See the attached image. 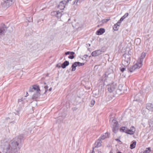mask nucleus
<instances>
[{"instance_id": "nucleus-39", "label": "nucleus", "mask_w": 153, "mask_h": 153, "mask_svg": "<svg viewBox=\"0 0 153 153\" xmlns=\"http://www.w3.org/2000/svg\"><path fill=\"white\" fill-rule=\"evenodd\" d=\"M120 70L122 72H123L124 71V68H123L120 69Z\"/></svg>"}, {"instance_id": "nucleus-32", "label": "nucleus", "mask_w": 153, "mask_h": 153, "mask_svg": "<svg viewBox=\"0 0 153 153\" xmlns=\"http://www.w3.org/2000/svg\"><path fill=\"white\" fill-rule=\"evenodd\" d=\"M74 55H70V56H68V58H69V59H73L74 58Z\"/></svg>"}, {"instance_id": "nucleus-30", "label": "nucleus", "mask_w": 153, "mask_h": 153, "mask_svg": "<svg viewBox=\"0 0 153 153\" xmlns=\"http://www.w3.org/2000/svg\"><path fill=\"white\" fill-rule=\"evenodd\" d=\"M124 19V16H123V17L120 19V20L118 22H120V24L121 22Z\"/></svg>"}, {"instance_id": "nucleus-53", "label": "nucleus", "mask_w": 153, "mask_h": 153, "mask_svg": "<svg viewBox=\"0 0 153 153\" xmlns=\"http://www.w3.org/2000/svg\"><path fill=\"white\" fill-rule=\"evenodd\" d=\"M27 94H28V93H27V94H26V95H27V96H28V95H27Z\"/></svg>"}, {"instance_id": "nucleus-45", "label": "nucleus", "mask_w": 153, "mask_h": 153, "mask_svg": "<svg viewBox=\"0 0 153 153\" xmlns=\"http://www.w3.org/2000/svg\"><path fill=\"white\" fill-rule=\"evenodd\" d=\"M71 0H66V2H67V3H68L69 1H71Z\"/></svg>"}, {"instance_id": "nucleus-12", "label": "nucleus", "mask_w": 153, "mask_h": 153, "mask_svg": "<svg viewBox=\"0 0 153 153\" xmlns=\"http://www.w3.org/2000/svg\"><path fill=\"white\" fill-rule=\"evenodd\" d=\"M130 56L128 55H126V60L125 62H126V63H125V64L127 65L126 67H127L128 66L130 63Z\"/></svg>"}, {"instance_id": "nucleus-42", "label": "nucleus", "mask_w": 153, "mask_h": 153, "mask_svg": "<svg viewBox=\"0 0 153 153\" xmlns=\"http://www.w3.org/2000/svg\"><path fill=\"white\" fill-rule=\"evenodd\" d=\"M128 13L125 14V18L127 17L128 16Z\"/></svg>"}, {"instance_id": "nucleus-8", "label": "nucleus", "mask_w": 153, "mask_h": 153, "mask_svg": "<svg viewBox=\"0 0 153 153\" xmlns=\"http://www.w3.org/2000/svg\"><path fill=\"white\" fill-rule=\"evenodd\" d=\"M67 3L65 0L61 1L58 5V7L60 10H63L65 7V5Z\"/></svg>"}, {"instance_id": "nucleus-56", "label": "nucleus", "mask_w": 153, "mask_h": 153, "mask_svg": "<svg viewBox=\"0 0 153 153\" xmlns=\"http://www.w3.org/2000/svg\"><path fill=\"white\" fill-rule=\"evenodd\" d=\"M85 56H88V55H85Z\"/></svg>"}, {"instance_id": "nucleus-52", "label": "nucleus", "mask_w": 153, "mask_h": 153, "mask_svg": "<svg viewBox=\"0 0 153 153\" xmlns=\"http://www.w3.org/2000/svg\"><path fill=\"white\" fill-rule=\"evenodd\" d=\"M27 94H28V93H27V94H26V95H27V96H28V95H27Z\"/></svg>"}, {"instance_id": "nucleus-14", "label": "nucleus", "mask_w": 153, "mask_h": 153, "mask_svg": "<svg viewBox=\"0 0 153 153\" xmlns=\"http://www.w3.org/2000/svg\"><path fill=\"white\" fill-rule=\"evenodd\" d=\"M146 108L150 111H153V105L150 103L147 104Z\"/></svg>"}, {"instance_id": "nucleus-60", "label": "nucleus", "mask_w": 153, "mask_h": 153, "mask_svg": "<svg viewBox=\"0 0 153 153\" xmlns=\"http://www.w3.org/2000/svg\"><path fill=\"white\" fill-rule=\"evenodd\" d=\"M126 1H127L128 0H126Z\"/></svg>"}, {"instance_id": "nucleus-43", "label": "nucleus", "mask_w": 153, "mask_h": 153, "mask_svg": "<svg viewBox=\"0 0 153 153\" xmlns=\"http://www.w3.org/2000/svg\"><path fill=\"white\" fill-rule=\"evenodd\" d=\"M56 67H58L59 68H60L61 67V66L60 65H59L58 64L56 65Z\"/></svg>"}, {"instance_id": "nucleus-20", "label": "nucleus", "mask_w": 153, "mask_h": 153, "mask_svg": "<svg viewBox=\"0 0 153 153\" xmlns=\"http://www.w3.org/2000/svg\"><path fill=\"white\" fill-rule=\"evenodd\" d=\"M22 108L21 107H19L18 110L16 111V112H14L15 115H17L18 116L19 115L20 112L22 110Z\"/></svg>"}, {"instance_id": "nucleus-57", "label": "nucleus", "mask_w": 153, "mask_h": 153, "mask_svg": "<svg viewBox=\"0 0 153 153\" xmlns=\"http://www.w3.org/2000/svg\"><path fill=\"white\" fill-rule=\"evenodd\" d=\"M89 46H90V44H89Z\"/></svg>"}, {"instance_id": "nucleus-22", "label": "nucleus", "mask_w": 153, "mask_h": 153, "mask_svg": "<svg viewBox=\"0 0 153 153\" xmlns=\"http://www.w3.org/2000/svg\"><path fill=\"white\" fill-rule=\"evenodd\" d=\"M77 66L75 62H74L72 65V71H74L76 69V67Z\"/></svg>"}, {"instance_id": "nucleus-46", "label": "nucleus", "mask_w": 153, "mask_h": 153, "mask_svg": "<svg viewBox=\"0 0 153 153\" xmlns=\"http://www.w3.org/2000/svg\"><path fill=\"white\" fill-rule=\"evenodd\" d=\"M52 90V88H50V89H49V90L50 91H51Z\"/></svg>"}, {"instance_id": "nucleus-18", "label": "nucleus", "mask_w": 153, "mask_h": 153, "mask_svg": "<svg viewBox=\"0 0 153 153\" xmlns=\"http://www.w3.org/2000/svg\"><path fill=\"white\" fill-rule=\"evenodd\" d=\"M120 25V22H118L117 23L114 25L113 27V29L115 30H117L119 28Z\"/></svg>"}, {"instance_id": "nucleus-19", "label": "nucleus", "mask_w": 153, "mask_h": 153, "mask_svg": "<svg viewBox=\"0 0 153 153\" xmlns=\"http://www.w3.org/2000/svg\"><path fill=\"white\" fill-rule=\"evenodd\" d=\"M146 55V53H142L141 55L140 58H139L138 60H140L142 61V62H143V59L145 58Z\"/></svg>"}, {"instance_id": "nucleus-49", "label": "nucleus", "mask_w": 153, "mask_h": 153, "mask_svg": "<svg viewBox=\"0 0 153 153\" xmlns=\"http://www.w3.org/2000/svg\"><path fill=\"white\" fill-rule=\"evenodd\" d=\"M116 140L117 141H120V140H119V139H116Z\"/></svg>"}, {"instance_id": "nucleus-44", "label": "nucleus", "mask_w": 153, "mask_h": 153, "mask_svg": "<svg viewBox=\"0 0 153 153\" xmlns=\"http://www.w3.org/2000/svg\"><path fill=\"white\" fill-rule=\"evenodd\" d=\"M22 101V99H19V102H21Z\"/></svg>"}, {"instance_id": "nucleus-4", "label": "nucleus", "mask_w": 153, "mask_h": 153, "mask_svg": "<svg viewBox=\"0 0 153 153\" xmlns=\"http://www.w3.org/2000/svg\"><path fill=\"white\" fill-rule=\"evenodd\" d=\"M136 131L135 128L134 126H131L130 129H128L125 127V133L130 135L133 134Z\"/></svg>"}, {"instance_id": "nucleus-37", "label": "nucleus", "mask_w": 153, "mask_h": 153, "mask_svg": "<svg viewBox=\"0 0 153 153\" xmlns=\"http://www.w3.org/2000/svg\"><path fill=\"white\" fill-rule=\"evenodd\" d=\"M48 86H47L45 87V92H46L48 90L47 89L48 88Z\"/></svg>"}, {"instance_id": "nucleus-5", "label": "nucleus", "mask_w": 153, "mask_h": 153, "mask_svg": "<svg viewBox=\"0 0 153 153\" xmlns=\"http://www.w3.org/2000/svg\"><path fill=\"white\" fill-rule=\"evenodd\" d=\"M13 0H4L2 3V6L4 7H8L11 6Z\"/></svg>"}, {"instance_id": "nucleus-31", "label": "nucleus", "mask_w": 153, "mask_h": 153, "mask_svg": "<svg viewBox=\"0 0 153 153\" xmlns=\"http://www.w3.org/2000/svg\"><path fill=\"white\" fill-rule=\"evenodd\" d=\"M120 131L122 132H124V127H123L120 128Z\"/></svg>"}, {"instance_id": "nucleus-11", "label": "nucleus", "mask_w": 153, "mask_h": 153, "mask_svg": "<svg viewBox=\"0 0 153 153\" xmlns=\"http://www.w3.org/2000/svg\"><path fill=\"white\" fill-rule=\"evenodd\" d=\"M102 142L101 140L99 139L98 140L96 141L94 144V147L95 148H98L101 146Z\"/></svg>"}, {"instance_id": "nucleus-28", "label": "nucleus", "mask_w": 153, "mask_h": 153, "mask_svg": "<svg viewBox=\"0 0 153 153\" xmlns=\"http://www.w3.org/2000/svg\"><path fill=\"white\" fill-rule=\"evenodd\" d=\"M73 7L72 8L73 10H75L76 9V8L78 6L77 4H73Z\"/></svg>"}, {"instance_id": "nucleus-55", "label": "nucleus", "mask_w": 153, "mask_h": 153, "mask_svg": "<svg viewBox=\"0 0 153 153\" xmlns=\"http://www.w3.org/2000/svg\"><path fill=\"white\" fill-rule=\"evenodd\" d=\"M85 56H88V55H85Z\"/></svg>"}, {"instance_id": "nucleus-41", "label": "nucleus", "mask_w": 153, "mask_h": 153, "mask_svg": "<svg viewBox=\"0 0 153 153\" xmlns=\"http://www.w3.org/2000/svg\"><path fill=\"white\" fill-rule=\"evenodd\" d=\"M110 20V18H108V19H105L106 21L107 22L108 21H109Z\"/></svg>"}, {"instance_id": "nucleus-3", "label": "nucleus", "mask_w": 153, "mask_h": 153, "mask_svg": "<svg viewBox=\"0 0 153 153\" xmlns=\"http://www.w3.org/2000/svg\"><path fill=\"white\" fill-rule=\"evenodd\" d=\"M110 121L111 125L112 126V127L113 131L114 133H116L118 129L117 122L114 119H110Z\"/></svg>"}, {"instance_id": "nucleus-1", "label": "nucleus", "mask_w": 153, "mask_h": 153, "mask_svg": "<svg viewBox=\"0 0 153 153\" xmlns=\"http://www.w3.org/2000/svg\"><path fill=\"white\" fill-rule=\"evenodd\" d=\"M21 140L17 137L14 140H12L8 144L6 145L3 148V152L5 153H15L18 151V146L19 142Z\"/></svg>"}, {"instance_id": "nucleus-23", "label": "nucleus", "mask_w": 153, "mask_h": 153, "mask_svg": "<svg viewBox=\"0 0 153 153\" xmlns=\"http://www.w3.org/2000/svg\"><path fill=\"white\" fill-rule=\"evenodd\" d=\"M141 42V40L140 39L138 38L136 39L135 40V43L137 45H139Z\"/></svg>"}, {"instance_id": "nucleus-29", "label": "nucleus", "mask_w": 153, "mask_h": 153, "mask_svg": "<svg viewBox=\"0 0 153 153\" xmlns=\"http://www.w3.org/2000/svg\"><path fill=\"white\" fill-rule=\"evenodd\" d=\"M95 103V101L94 100H92L91 102V105L90 106L91 107L93 106Z\"/></svg>"}, {"instance_id": "nucleus-17", "label": "nucleus", "mask_w": 153, "mask_h": 153, "mask_svg": "<svg viewBox=\"0 0 153 153\" xmlns=\"http://www.w3.org/2000/svg\"><path fill=\"white\" fill-rule=\"evenodd\" d=\"M40 95V93L39 92H36V93H34L33 96L32 98L33 99H36Z\"/></svg>"}, {"instance_id": "nucleus-36", "label": "nucleus", "mask_w": 153, "mask_h": 153, "mask_svg": "<svg viewBox=\"0 0 153 153\" xmlns=\"http://www.w3.org/2000/svg\"><path fill=\"white\" fill-rule=\"evenodd\" d=\"M109 79V77L108 76H107L106 77V78L105 79V81H106V82H108V80Z\"/></svg>"}, {"instance_id": "nucleus-40", "label": "nucleus", "mask_w": 153, "mask_h": 153, "mask_svg": "<svg viewBox=\"0 0 153 153\" xmlns=\"http://www.w3.org/2000/svg\"><path fill=\"white\" fill-rule=\"evenodd\" d=\"M75 53L74 52H70V54L72 55H73Z\"/></svg>"}, {"instance_id": "nucleus-34", "label": "nucleus", "mask_w": 153, "mask_h": 153, "mask_svg": "<svg viewBox=\"0 0 153 153\" xmlns=\"http://www.w3.org/2000/svg\"><path fill=\"white\" fill-rule=\"evenodd\" d=\"M78 2H79V0H75L74 1V4H75V3L77 4Z\"/></svg>"}, {"instance_id": "nucleus-48", "label": "nucleus", "mask_w": 153, "mask_h": 153, "mask_svg": "<svg viewBox=\"0 0 153 153\" xmlns=\"http://www.w3.org/2000/svg\"><path fill=\"white\" fill-rule=\"evenodd\" d=\"M84 0H79V3L82 2Z\"/></svg>"}, {"instance_id": "nucleus-33", "label": "nucleus", "mask_w": 153, "mask_h": 153, "mask_svg": "<svg viewBox=\"0 0 153 153\" xmlns=\"http://www.w3.org/2000/svg\"><path fill=\"white\" fill-rule=\"evenodd\" d=\"M112 99V98L110 96H108L107 97V98L106 100L107 101H109L110 100H111Z\"/></svg>"}, {"instance_id": "nucleus-26", "label": "nucleus", "mask_w": 153, "mask_h": 153, "mask_svg": "<svg viewBox=\"0 0 153 153\" xmlns=\"http://www.w3.org/2000/svg\"><path fill=\"white\" fill-rule=\"evenodd\" d=\"M77 66H81L84 65V64L82 63H80L79 62H75Z\"/></svg>"}, {"instance_id": "nucleus-13", "label": "nucleus", "mask_w": 153, "mask_h": 153, "mask_svg": "<svg viewBox=\"0 0 153 153\" xmlns=\"http://www.w3.org/2000/svg\"><path fill=\"white\" fill-rule=\"evenodd\" d=\"M105 32V30L103 28H101L97 30L96 32V34L98 35H101L103 34Z\"/></svg>"}, {"instance_id": "nucleus-9", "label": "nucleus", "mask_w": 153, "mask_h": 153, "mask_svg": "<svg viewBox=\"0 0 153 153\" xmlns=\"http://www.w3.org/2000/svg\"><path fill=\"white\" fill-rule=\"evenodd\" d=\"M6 30V28L5 25L4 24L2 25L0 27V37L4 34Z\"/></svg>"}, {"instance_id": "nucleus-47", "label": "nucleus", "mask_w": 153, "mask_h": 153, "mask_svg": "<svg viewBox=\"0 0 153 153\" xmlns=\"http://www.w3.org/2000/svg\"><path fill=\"white\" fill-rule=\"evenodd\" d=\"M122 86H122V85H120L119 86V89L120 88V87H122Z\"/></svg>"}, {"instance_id": "nucleus-16", "label": "nucleus", "mask_w": 153, "mask_h": 153, "mask_svg": "<svg viewBox=\"0 0 153 153\" xmlns=\"http://www.w3.org/2000/svg\"><path fill=\"white\" fill-rule=\"evenodd\" d=\"M69 62L68 61H65L62 65L61 67L63 69L65 68L66 66L69 65Z\"/></svg>"}, {"instance_id": "nucleus-35", "label": "nucleus", "mask_w": 153, "mask_h": 153, "mask_svg": "<svg viewBox=\"0 0 153 153\" xmlns=\"http://www.w3.org/2000/svg\"><path fill=\"white\" fill-rule=\"evenodd\" d=\"M101 22L102 23H104L106 22V21L105 19H104L103 20H102L101 21Z\"/></svg>"}, {"instance_id": "nucleus-15", "label": "nucleus", "mask_w": 153, "mask_h": 153, "mask_svg": "<svg viewBox=\"0 0 153 153\" xmlns=\"http://www.w3.org/2000/svg\"><path fill=\"white\" fill-rule=\"evenodd\" d=\"M109 134L108 133H105L100 137L99 139L101 140H103L108 137Z\"/></svg>"}, {"instance_id": "nucleus-27", "label": "nucleus", "mask_w": 153, "mask_h": 153, "mask_svg": "<svg viewBox=\"0 0 153 153\" xmlns=\"http://www.w3.org/2000/svg\"><path fill=\"white\" fill-rule=\"evenodd\" d=\"M57 11H53L51 13V15L52 16H56V14L57 13Z\"/></svg>"}, {"instance_id": "nucleus-59", "label": "nucleus", "mask_w": 153, "mask_h": 153, "mask_svg": "<svg viewBox=\"0 0 153 153\" xmlns=\"http://www.w3.org/2000/svg\"><path fill=\"white\" fill-rule=\"evenodd\" d=\"M93 153V152H92V153Z\"/></svg>"}, {"instance_id": "nucleus-51", "label": "nucleus", "mask_w": 153, "mask_h": 153, "mask_svg": "<svg viewBox=\"0 0 153 153\" xmlns=\"http://www.w3.org/2000/svg\"><path fill=\"white\" fill-rule=\"evenodd\" d=\"M110 79L111 80L112 79V78H111Z\"/></svg>"}, {"instance_id": "nucleus-58", "label": "nucleus", "mask_w": 153, "mask_h": 153, "mask_svg": "<svg viewBox=\"0 0 153 153\" xmlns=\"http://www.w3.org/2000/svg\"><path fill=\"white\" fill-rule=\"evenodd\" d=\"M124 54H123V56H124Z\"/></svg>"}, {"instance_id": "nucleus-25", "label": "nucleus", "mask_w": 153, "mask_h": 153, "mask_svg": "<svg viewBox=\"0 0 153 153\" xmlns=\"http://www.w3.org/2000/svg\"><path fill=\"white\" fill-rule=\"evenodd\" d=\"M62 14L61 12H59V11H57V13L56 14V16L57 18H59L61 17L62 16Z\"/></svg>"}, {"instance_id": "nucleus-7", "label": "nucleus", "mask_w": 153, "mask_h": 153, "mask_svg": "<svg viewBox=\"0 0 153 153\" xmlns=\"http://www.w3.org/2000/svg\"><path fill=\"white\" fill-rule=\"evenodd\" d=\"M29 91V92H33L35 91L37 92H39L40 90L39 85H33L32 87H30Z\"/></svg>"}, {"instance_id": "nucleus-50", "label": "nucleus", "mask_w": 153, "mask_h": 153, "mask_svg": "<svg viewBox=\"0 0 153 153\" xmlns=\"http://www.w3.org/2000/svg\"><path fill=\"white\" fill-rule=\"evenodd\" d=\"M117 153H122L121 152H117Z\"/></svg>"}, {"instance_id": "nucleus-21", "label": "nucleus", "mask_w": 153, "mask_h": 153, "mask_svg": "<svg viewBox=\"0 0 153 153\" xmlns=\"http://www.w3.org/2000/svg\"><path fill=\"white\" fill-rule=\"evenodd\" d=\"M136 144V142L135 141H133V143L131 144L130 146V148L132 149L135 148Z\"/></svg>"}, {"instance_id": "nucleus-54", "label": "nucleus", "mask_w": 153, "mask_h": 153, "mask_svg": "<svg viewBox=\"0 0 153 153\" xmlns=\"http://www.w3.org/2000/svg\"><path fill=\"white\" fill-rule=\"evenodd\" d=\"M27 94H28V93H27V94H26V95H27V96H28V95H27Z\"/></svg>"}, {"instance_id": "nucleus-10", "label": "nucleus", "mask_w": 153, "mask_h": 153, "mask_svg": "<svg viewBox=\"0 0 153 153\" xmlns=\"http://www.w3.org/2000/svg\"><path fill=\"white\" fill-rule=\"evenodd\" d=\"M102 51L100 50H97L93 51L91 53V55L93 56H99L101 54Z\"/></svg>"}, {"instance_id": "nucleus-6", "label": "nucleus", "mask_w": 153, "mask_h": 153, "mask_svg": "<svg viewBox=\"0 0 153 153\" xmlns=\"http://www.w3.org/2000/svg\"><path fill=\"white\" fill-rule=\"evenodd\" d=\"M108 89L109 91L111 92L114 91L117 87L116 84L113 83L111 84L108 85Z\"/></svg>"}, {"instance_id": "nucleus-38", "label": "nucleus", "mask_w": 153, "mask_h": 153, "mask_svg": "<svg viewBox=\"0 0 153 153\" xmlns=\"http://www.w3.org/2000/svg\"><path fill=\"white\" fill-rule=\"evenodd\" d=\"M70 51H68L65 53V54L66 55H68L70 54Z\"/></svg>"}, {"instance_id": "nucleus-2", "label": "nucleus", "mask_w": 153, "mask_h": 153, "mask_svg": "<svg viewBox=\"0 0 153 153\" xmlns=\"http://www.w3.org/2000/svg\"><path fill=\"white\" fill-rule=\"evenodd\" d=\"M142 61L138 60L135 64L130 68L129 69L128 68V70L131 72L136 69H139L142 67Z\"/></svg>"}, {"instance_id": "nucleus-24", "label": "nucleus", "mask_w": 153, "mask_h": 153, "mask_svg": "<svg viewBox=\"0 0 153 153\" xmlns=\"http://www.w3.org/2000/svg\"><path fill=\"white\" fill-rule=\"evenodd\" d=\"M151 149L150 147L146 148V150L144 151L146 153H150L151 152Z\"/></svg>"}, {"instance_id": "nucleus-61", "label": "nucleus", "mask_w": 153, "mask_h": 153, "mask_svg": "<svg viewBox=\"0 0 153 153\" xmlns=\"http://www.w3.org/2000/svg\"><path fill=\"white\" fill-rule=\"evenodd\" d=\"M111 153H112V152H111Z\"/></svg>"}]
</instances>
